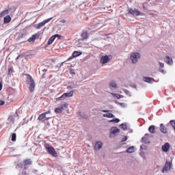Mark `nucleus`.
<instances>
[{
	"mask_svg": "<svg viewBox=\"0 0 175 175\" xmlns=\"http://www.w3.org/2000/svg\"><path fill=\"white\" fill-rule=\"evenodd\" d=\"M24 169L26 170V169H27V167H25V166Z\"/></svg>",
	"mask_w": 175,
	"mask_h": 175,
	"instance_id": "47",
	"label": "nucleus"
},
{
	"mask_svg": "<svg viewBox=\"0 0 175 175\" xmlns=\"http://www.w3.org/2000/svg\"><path fill=\"white\" fill-rule=\"evenodd\" d=\"M129 12L130 13V14H132L133 16H140V12H139V10H133L131 8L129 10Z\"/></svg>",
	"mask_w": 175,
	"mask_h": 175,
	"instance_id": "11",
	"label": "nucleus"
},
{
	"mask_svg": "<svg viewBox=\"0 0 175 175\" xmlns=\"http://www.w3.org/2000/svg\"><path fill=\"white\" fill-rule=\"evenodd\" d=\"M159 65L161 66V68H163V66H165V64L163 63H159Z\"/></svg>",
	"mask_w": 175,
	"mask_h": 175,
	"instance_id": "40",
	"label": "nucleus"
},
{
	"mask_svg": "<svg viewBox=\"0 0 175 175\" xmlns=\"http://www.w3.org/2000/svg\"><path fill=\"white\" fill-rule=\"evenodd\" d=\"M126 152H129V153L135 152V147L131 146L128 148L126 150Z\"/></svg>",
	"mask_w": 175,
	"mask_h": 175,
	"instance_id": "25",
	"label": "nucleus"
},
{
	"mask_svg": "<svg viewBox=\"0 0 175 175\" xmlns=\"http://www.w3.org/2000/svg\"><path fill=\"white\" fill-rule=\"evenodd\" d=\"M102 146H103L102 142H97L94 146V150H100Z\"/></svg>",
	"mask_w": 175,
	"mask_h": 175,
	"instance_id": "13",
	"label": "nucleus"
},
{
	"mask_svg": "<svg viewBox=\"0 0 175 175\" xmlns=\"http://www.w3.org/2000/svg\"><path fill=\"white\" fill-rule=\"evenodd\" d=\"M166 62L168 65H173V59L170 58L169 56L165 57Z\"/></svg>",
	"mask_w": 175,
	"mask_h": 175,
	"instance_id": "18",
	"label": "nucleus"
},
{
	"mask_svg": "<svg viewBox=\"0 0 175 175\" xmlns=\"http://www.w3.org/2000/svg\"><path fill=\"white\" fill-rule=\"evenodd\" d=\"M120 126L122 129H126V124H122Z\"/></svg>",
	"mask_w": 175,
	"mask_h": 175,
	"instance_id": "33",
	"label": "nucleus"
},
{
	"mask_svg": "<svg viewBox=\"0 0 175 175\" xmlns=\"http://www.w3.org/2000/svg\"><path fill=\"white\" fill-rule=\"evenodd\" d=\"M116 133H120V129L117 127H112L111 129L110 136H111L112 135H116Z\"/></svg>",
	"mask_w": 175,
	"mask_h": 175,
	"instance_id": "12",
	"label": "nucleus"
},
{
	"mask_svg": "<svg viewBox=\"0 0 175 175\" xmlns=\"http://www.w3.org/2000/svg\"><path fill=\"white\" fill-rule=\"evenodd\" d=\"M2 86H3V84L1 83V82H0V91L2 90Z\"/></svg>",
	"mask_w": 175,
	"mask_h": 175,
	"instance_id": "41",
	"label": "nucleus"
},
{
	"mask_svg": "<svg viewBox=\"0 0 175 175\" xmlns=\"http://www.w3.org/2000/svg\"><path fill=\"white\" fill-rule=\"evenodd\" d=\"M44 113H46V115L50 113V110L46 112H44Z\"/></svg>",
	"mask_w": 175,
	"mask_h": 175,
	"instance_id": "43",
	"label": "nucleus"
},
{
	"mask_svg": "<svg viewBox=\"0 0 175 175\" xmlns=\"http://www.w3.org/2000/svg\"><path fill=\"white\" fill-rule=\"evenodd\" d=\"M103 117H106L107 118H114V115L113 113H105L103 114Z\"/></svg>",
	"mask_w": 175,
	"mask_h": 175,
	"instance_id": "22",
	"label": "nucleus"
},
{
	"mask_svg": "<svg viewBox=\"0 0 175 175\" xmlns=\"http://www.w3.org/2000/svg\"><path fill=\"white\" fill-rule=\"evenodd\" d=\"M124 92L126 93V95H129L130 92L127 90H124Z\"/></svg>",
	"mask_w": 175,
	"mask_h": 175,
	"instance_id": "38",
	"label": "nucleus"
},
{
	"mask_svg": "<svg viewBox=\"0 0 175 175\" xmlns=\"http://www.w3.org/2000/svg\"><path fill=\"white\" fill-rule=\"evenodd\" d=\"M110 88H117V83L115 82H111L109 84Z\"/></svg>",
	"mask_w": 175,
	"mask_h": 175,
	"instance_id": "30",
	"label": "nucleus"
},
{
	"mask_svg": "<svg viewBox=\"0 0 175 175\" xmlns=\"http://www.w3.org/2000/svg\"><path fill=\"white\" fill-rule=\"evenodd\" d=\"M53 36H55V38H57V39H61V38H62V36H61L59 34H55Z\"/></svg>",
	"mask_w": 175,
	"mask_h": 175,
	"instance_id": "32",
	"label": "nucleus"
},
{
	"mask_svg": "<svg viewBox=\"0 0 175 175\" xmlns=\"http://www.w3.org/2000/svg\"><path fill=\"white\" fill-rule=\"evenodd\" d=\"M73 90L70 91V92L68 93H64L60 97H58L56 98V100L61 101V100H65L66 98H70L73 96Z\"/></svg>",
	"mask_w": 175,
	"mask_h": 175,
	"instance_id": "2",
	"label": "nucleus"
},
{
	"mask_svg": "<svg viewBox=\"0 0 175 175\" xmlns=\"http://www.w3.org/2000/svg\"><path fill=\"white\" fill-rule=\"evenodd\" d=\"M70 59H72V57H70L68 59V61H70Z\"/></svg>",
	"mask_w": 175,
	"mask_h": 175,
	"instance_id": "46",
	"label": "nucleus"
},
{
	"mask_svg": "<svg viewBox=\"0 0 175 175\" xmlns=\"http://www.w3.org/2000/svg\"><path fill=\"white\" fill-rule=\"evenodd\" d=\"M12 21V17H10V15H7L4 18V24H9Z\"/></svg>",
	"mask_w": 175,
	"mask_h": 175,
	"instance_id": "15",
	"label": "nucleus"
},
{
	"mask_svg": "<svg viewBox=\"0 0 175 175\" xmlns=\"http://www.w3.org/2000/svg\"><path fill=\"white\" fill-rule=\"evenodd\" d=\"M46 150L48 151L49 154L51 155L52 157H54L55 158H57L58 157V154L57 153V151H55V148L53 146H49L46 145L45 146Z\"/></svg>",
	"mask_w": 175,
	"mask_h": 175,
	"instance_id": "3",
	"label": "nucleus"
},
{
	"mask_svg": "<svg viewBox=\"0 0 175 175\" xmlns=\"http://www.w3.org/2000/svg\"><path fill=\"white\" fill-rule=\"evenodd\" d=\"M113 59V56L111 55L103 56L100 58V63L107 64V62H109V61H110V59Z\"/></svg>",
	"mask_w": 175,
	"mask_h": 175,
	"instance_id": "6",
	"label": "nucleus"
},
{
	"mask_svg": "<svg viewBox=\"0 0 175 175\" xmlns=\"http://www.w3.org/2000/svg\"><path fill=\"white\" fill-rule=\"evenodd\" d=\"M140 58V55L138 53H131V59L133 64H136L137 62V59Z\"/></svg>",
	"mask_w": 175,
	"mask_h": 175,
	"instance_id": "7",
	"label": "nucleus"
},
{
	"mask_svg": "<svg viewBox=\"0 0 175 175\" xmlns=\"http://www.w3.org/2000/svg\"><path fill=\"white\" fill-rule=\"evenodd\" d=\"M5 105V101L0 100V106H3Z\"/></svg>",
	"mask_w": 175,
	"mask_h": 175,
	"instance_id": "35",
	"label": "nucleus"
},
{
	"mask_svg": "<svg viewBox=\"0 0 175 175\" xmlns=\"http://www.w3.org/2000/svg\"><path fill=\"white\" fill-rule=\"evenodd\" d=\"M116 98H117V99H120L121 98V95L120 94H115Z\"/></svg>",
	"mask_w": 175,
	"mask_h": 175,
	"instance_id": "37",
	"label": "nucleus"
},
{
	"mask_svg": "<svg viewBox=\"0 0 175 175\" xmlns=\"http://www.w3.org/2000/svg\"><path fill=\"white\" fill-rule=\"evenodd\" d=\"M160 131L163 133H167V130H166V127H165V125L163 124H160Z\"/></svg>",
	"mask_w": 175,
	"mask_h": 175,
	"instance_id": "17",
	"label": "nucleus"
},
{
	"mask_svg": "<svg viewBox=\"0 0 175 175\" xmlns=\"http://www.w3.org/2000/svg\"><path fill=\"white\" fill-rule=\"evenodd\" d=\"M144 81H146V83H152V81H154V78L144 77Z\"/></svg>",
	"mask_w": 175,
	"mask_h": 175,
	"instance_id": "20",
	"label": "nucleus"
},
{
	"mask_svg": "<svg viewBox=\"0 0 175 175\" xmlns=\"http://www.w3.org/2000/svg\"><path fill=\"white\" fill-rule=\"evenodd\" d=\"M171 168H172V162L166 161L164 165V168L163 170V173H165V172H169Z\"/></svg>",
	"mask_w": 175,
	"mask_h": 175,
	"instance_id": "8",
	"label": "nucleus"
},
{
	"mask_svg": "<svg viewBox=\"0 0 175 175\" xmlns=\"http://www.w3.org/2000/svg\"><path fill=\"white\" fill-rule=\"evenodd\" d=\"M44 118H46V113H42L38 116V120L39 121H42V120H44Z\"/></svg>",
	"mask_w": 175,
	"mask_h": 175,
	"instance_id": "21",
	"label": "nucleus"
},
{
	"mask_svg": "<svg viewBox=\"0 0 175 175\" xmlns=\"http://www.w3.org/2000/svg\"><path fill=\"white\" fill-rule=\"evenodd\" d=\"M170 149V144L167 142H166L164 145L162 146V151L163 152H167Z\"/></svg>",
	"mask_w": 175,
	"mask_h": 175,
	"instance_id": "10",
	"label": "nucleus"
},
{
	"mask_svg": "<svg viewBox=\"0 0 175 175\" xmlns=\"http://www.w3.org/2000/svg\"><path fill=\"white\" fill-rule=\"evenodd\" d=\"M54 40H55V36H53L49 38L48 44H53V42H54Z\"/></svg>",
	"mask_w": 175,
	"mask_h": 175,
	"instance_id": "26",
	"label": "nucleus"
},
{
	"mask_svg": "<svg viewBox=\"0 0 175 175\" xmlns=\"http://www.w3.org/2000/svg\"><path fill=\"white\" fill-rule=\"evenodd\" d=\"M82 39L84 40V39H88V31L87 30L83 31L81 35Z\"/></svg>",
	"mask_w": 175,
	"mask_h": 175,
	"instance_id": "16",
	"label": "nucleus"
},
{
	"mask_svg": "<svg viewBox=\"0 0 175 175\" xmlns=\"http://www.w3.org/2000/svg\"><path fill=\"white\" fill-rule=\"evenodd\" d=\"M148 131L150 132V133H155V126L152 125L149 126Z\"/></svg>",
	"mask_w": 175,
	"mask_h": 175,
	"instance_id": "23",
	"label": "nucleus"
},
{
	"mask_svg": "<svg viewBox=\"0 0 175 175\" xmlns=\"http://www.w3.org/2000/svg\"><path fill=\"white\" fill-rule=\"evenodd\" d=\"M17 139V135L16 134V133H13L12 135V142H16V139Z\"/></svg>",
	"mask_w": 175,
	"mask_h": 175,
	"instance_id": "29",
	"label": "nucleus"
},
{
	"mask_svg": "<svg viewBox=\"0 0 175 175\" xmlns=\"http://www.w3.org/2000/svg\"><path fill=\"white\" fill-rule=\"evenodd\" d=\"M22 174H23V175H27V172H22Z\"/></svg>",
	"mask_w": 175,
	"mask_h": 175,
	"instance_id": "44",
	"label": "nucleus"
},
{
	"mask_svg": "<svg viewBox=\"0 0 175 175\" xmlns=\"http://www.w3.org/2000/svg\"><path fill=\"white\" fill-rule=\"evenodd\" d=\"M103 113H109V110H103Z\"/></svg>",
	"mask_w": 175,
	"mask_h": 175,
	"instance_id": "42",
	"label": "nucleus"
},
{
	"mask_svg": "<svg viewBox=\"0 0 175 175\" xmlns=\"http://www.w3.org/2000/svg\"><path fill=\"white\" fill-rule=\"evenodd\" d=\"M8 122H11V124H14V116L11 115L8 118Z\"/></svg>",
	"mask_w": 175,
	"mask_h": 175,
	"instance_id": "24",
	"label": "nucleus"
},
{
	"mask_svg": "<svg viewBox=\"0 0 175 175\" xmlns=\"http://www.w3.org/2000/svg\"><path fill=\"white\" fill-rule=\"evenodd\" d=\"M51 20H53V18H49L46 20H44V21L38 23V25H36L35 28H36V29H40V28H42V27H43L44 25H46V24H47V23H50V21H51Z\"/></svg>",
	"mask_w": 175,
	"mask_h": 175,
	"instance_id": "5",
	"label": "nucleus"
},
{
	"mask_svg": "<svg viewBox=\"0 0 175 175\" xmlns=\"http://www.w3.org/2000/svg\"><path fill=\"white\" fill-rule=\"evenodd\" d=\"M36 36H38V35H33L30 38H29V42H35V40H36Z\"/></svg>",
	"mask_w": 175,
	"mask_h": 175,
	"instance_id": "28",
	"label": "nucleus"
},
{
	"mask_svg": "<svg viewBox=\"0 0 175 175\" xmlns=\"http://www.w3.org/2000/svg\"><path fill=\"white\" fill-rule=\"evenodd\" d=\"M70 74H71V75H75V72H73V71L71 70V71H70Z\"/></svg>",
	"mask_w": 175,
	"mask_h": 175,
	"instance_id": "45",
	"label": "nucleus"
},
{
	"mask_svg": "<svg viewBox=\"0 0 175 175\" xmlns=\"http://www.w3.org/2000/svg\"><path fill=\"white\" fill-rule=\"evenodd\" d=\"M9 14V10H5L4 11H2L1 13H0V17L2 18V17H5V16H6L7 14Z\"/></svg>",
	"mask_w": 175,
	"mask_h": 175,
	"instance_id": "19",
	"label": "nucleus"
},
{
	"mask_svg": "<svg viewBox=\"0 0 175 175\" xmlns=\"http://www.w3.org/2000/svg\"><path fill=\"white\" fill-rule=\"evenodd\" d=\"M26 84L28 85L29 91H30V92H33L35 91L36 83H35V80H33V78H32V76H31L30 75H28L27 76Z\"/></svg>",
	"mask_w": 175,
	"mask_h": 175,
	"instance_id": "1",
	"label": "nucleus"
},
{
	"mask_svg": "<svg viewBox=\"0 0 175 175\" xmlns=\"http://www.w3.org/2000/svg\"><path fill=\"white\" fill-rule=\"evenodd\" d=\"M161 72H162V73H163V72H164L163 70H161Z\"/></svg>",
	"mask_w": 175,
	"mask_h": 175,
	"instance_id": "48",
	"label": "nucleus"
},
{
	"mask_svg": "<svg viewBox=\"0 0 175 175\" xmlns=\"http://www.w3.org/2000/svg\"><path fill=\"white\" fill-rule=\"evenodd\" d=\"M46 120H49V118H46Z\"/></svg>",
	"mask_w": 175,
	"mask_h": 175,
	"instance_id": "49",
	"label": "nucleus"
},
{
	"mask_svg": "<svg viewBox=\"0 0 175 175\" xmlns=\"http://www.w3.org/2000/svg\"><path fill=\"white\" fill-rule=\"evenodd\" d=\"M68 106H69L68 103H64L60 107H56L55 109V113H56V114H61L63 110H65V109H68Z\"/></svg>",
	"mask_w": 175,
	"mask_h": 175,
	"instance_id": "4",
	"label": "nucleus"
},
{
	"mask_svg": "<svg viewBox=\"0 0 175 175\" xmlns=\"http://www.w3.org/2000/svg\"><path fill=\"white\" fill-rule=\"evenodd\" d=\"M142 142L145 144H148V143H150V135L147 133L145 134V135L142 139Z\"/></svg>",
	"mask_w": 175,
	"mask_h": 175,
	"instance_id": "9",
	"label": "nucleus"
},
{
	"mask_svg": "<svg viewBox=\"0 0 175 175\" xmlns=\"http://www.w3.org/2000/svg\"><path fill=\"white\" fill-rule=\"evenodd\" d=\"M126 140H128V137L126 136H124L122 139V142H126Z\"/></svg>",
	"mask_w": 175,
	"mask_h": 175,
	"instance_id": "34",
	"label": "nucleus"
},
{
	"mask_svg": "<svg viewBox=\"0 0 175 175\" xmlns=\"http://www.w3.org/2000/svg\"><path fill=\"white\" fill-rule=\"evenodd\" d=\"M8 73H13V68H10L8 69Z\"/></svg>",
	"mask_w": 175,
	"mask_h": 175,
	"instance_id": "36",
	"label": "nucleus"
},
{
	"mask_svg": "<svg viewBox=\"0 0 175 175\" xmlns=\"http://www.w3.org/2000/svg\"><path fill=\"white\" fill-rule=\"evenodd\" d=\"M25 166H27V165H31L32 161L31 159H26L24 161Z\"/></svg>",
	"mask_w": 175,
	"mask_h": 175,
	"instance_id": "27",
	"label": "nucleus"
},
{
	"mask_svg": "<svg viewBox=\"0 0 175 175\" xmlns=\"http://www.w3.org/2000/svg\"><path fill=\"white\" fill-rule=\"evenodd\" d=\"M60 23H62L63 24H65V23H66V20L62 19V20L60 21Z\"/></svg>",
	"mask_w": 175,
	"mask_h": 175,
	"instance_id": "39",
	"label": "nucleus"
},
{
	"mask_svg": "<svg viewBox=\"0 0 175 175\" xmlns=\"http://www.w3.org/2000/svg\"><path fill=\"white\" fill-rule=\"evenodd\" d=\"M81 54H83V52L80 51H75L72 53V57L73 58H76L77 57H79V55H81Z\"/></svg>",
	"mask_w": 175,
	"mask_h": 175,
	"instance_id": "14",
	"label": "nucleus"
},
{
	"mask_svg": "<svg viewBox=\"0 0 175 175\" xmlns=\"http://www.w3.org/2000/svg\"><path fill=\"white\" fill-rule=\"evenodd\" d=\"M109 122H115L116 124H118L120 122V119L115 118L109 121Z\"/></svg>",
	"mask_w": 175,
	"mask_h": 175,
	"instance_id": "31",
	"label": "nucleus"
}]
</instances>
